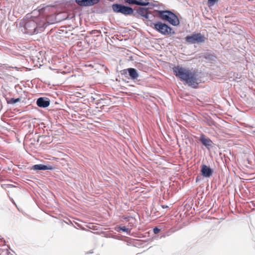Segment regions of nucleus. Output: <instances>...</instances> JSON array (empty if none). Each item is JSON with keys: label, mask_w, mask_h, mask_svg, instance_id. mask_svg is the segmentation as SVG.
Returning <instances> with one entry per match:
<instances>
[{"label": "nucleus", "mask_w": 255, "mask_h": 255, "mask_svg": "<svg viewBox=\"0 0 255 255\" xmlns=\"http://www.w3.org/2000/svg\"><path fill=\"white\" fill-rule=\"evenodd\" d=\"M200 141L208 149L211 147L212 141L208 137L204 135H202L200 137Z\"/></svg>", "instance_id": "obj_9"}, {"label": "nucleus", "mask_w": 255, "mask_h": 255, "mask_svg": "<svg viewBox=\"0 0 255 255\" xmlns=\"http://www.w3.org/2000/svg\"><path fill=\"white\" fill-rule=\"evenodd\" d=\"M37 105L39 107L46 108L50 104L49 101L47 98H40L37 100Z\"/></svg>", "instance_id": "obj_8"}, {"label": "nucleus", "mask_w": 255, "mask_h": 255, "mask_svg": "<svg viewBox=\"0 0 255 255\" xmlns=\"http://www.w3.org/2000/svg\"><path fill=\"white\" fill-rule=\"evenodd\" d=\"M186 41L189 44L201 43L204 42L205 37L201 33L193 34L185 38Z\"/></svg>", "instance_id": "obj_4"}, {"label": "nucleus", "mask_w": 255, "mask_h": 255, "mask_svg": "<svg viewBox=\"0 0 255 255\" xmlns=\"http://www.w3.org/2000/svg\"><path fill=\"white\" fill-rule=\"evenodd\" d=\"M201 172L202 173V175L204 177L207 178H209L212 175L213 173L212 169L206 165H202Z\"/></svg>", "instance_id": "obj_6"}, {"label": "nucleus", "mask_w": 255, "mask_h": 255, "mask_svg": "<svg viewBox=\"0 0 255 255\" xmlns=\"http://www.w3.org/2000/svg\"><path fill=\"white\" fill-rule=\"evenodd\" d=\"M173 71L176 77H179L189 86L193 88L197 87L198 79L196 73L194 71L179 66L174 67Z\"/></svg>", "instance_id": "obj_1"}, {"label": "nucleus", "mask_w": 255, "mask_h": 255, "mask_svg": "<svg viewBox=\"0 0 255 255\" xmlns=\"http://www.w3.org/2000/svg\"><path fill=\"white\" fill-rule=\"evenodd\" d=\"M112 8L115 12L121 13L125 15H130L133 12V9L131 7L121 4H113Z\"/></svg>", "instance_id": "obj_3"}, {"label": "nucleus", "mask_w": 255, "mask_h": 255, "mask_svg": "<svg viewBox=\"0 0 255 255\" xmlns=\"http://www.w3.org/2000/svg\"><path fill=\"white\" fill-rule=\"evenodd\" d=\"M32 168L35 170H52L53 167L51 166H47L43 164H36L32 166Z\"/></svg>", "instance_id": "obj_11"}, {"label": "nucleus", "mask_w": 255, "mask_h": 255, "mask_svg": "<svg viewBox=\"0 0 255 255\" xmlns=\"http://www.w3.org/2000/svg\"><path fill=\"white\" fill-rule=\"evenodd\" d=\"M120 231H122L124 232H128V229L125 227H122L120 228Z\"/></svg>", "instance_id": "obj_17"}, {"label": "nucleus", "mask_w": 255, "mask_h": 255, "mask_svg": "<svg viewBox=\"0 0 255 255\" xmlns=\"http://www.w3.org/2000/svg\"><path fill=\"white\" fill-rule=\"evenodd\" d=\"M126 2L130 4H136L141 6H145L148 4L147 0H124Z\"/></svg>", "instance_id": "obj_7"}, {"label": "nucleus", "mask_w": 255, "mask_h": 255, "mask_svg": "<svg viewBox=\"0 0 255 255\" xmlns=\"http://www.w3.org/2000/svg\"><path fill=\"white\" fill-rule=\"evenodd\" d=\"M86 0H76V2L80 5L86 6Z\"/></svg>", "instance_id": "obj_14"}, {"label": "nucleus", "mask_w": 255, "mask_h": 255, "mask_svg": "<svg viewBox=\"0 0 255 255\" xmlns=\"http://www.w3.org/2000/svg\"><path fill=\"white\" fill-rule=\"evenodd\" d=\"M159 15L161 19L169 22L174 26H177L179 24V20L177 16L170 11H160Z\"/></svg>", "instance_id": "obj_2"}, {"label": "nucleus", "mask_w": 255, "mask_h": 255, "mask_svg": "<svg viewBox=\"0 0 255 255\" xmlns=\"http://www.w3.org/2000/svg\"><path fill=\"white\" fill-rule=\"evenodd\" d=\"M19 101V99L12 98V99H11L10 100V101L8 102V103L11 104H14L17 103Z\"/></svg>", "instance_id": "obj_16"}, {"label": "nucleus", "mask_w": 255, "mask_h": 255, "mask_svg": "<svg viewBox=\"0 0 255 255\" xmlns=\"http://www.w3.org/2000/svg\"><path fill=\"white\" fill-rule=\"evenodd\" d=\"M128 71L129 76L133 79H136L138 77V75L136 70L133 68L128 69Z\"/></svg>", "instance_id": "obj_12"}, {"label": "nucleus", "mask_w": 255, "mask_h": 255, "mask_svg": "<svg viewBox=\"0 0 255 255\" xmlns=\"http://www.w3.org/2000/svg\"><path fill=\"white\" fill-rule=\"evenodd\" d=\"M161 207L163 209L167 208L168 207V206L167 205H162Z\"/></svg>", "instance_id": "obj_19"}, {"label": "nucleus", "mask_w": 255, "mask_h": 255, "mask_svg": "<svg viewBox=\"0 0 255 255\" xmlns=\"http://www.w3.org/2000/svg\"><path fill=\"white\" fill-rule=\"evenodd\" d=\"M160 229L158 228H155L153 229V232L154 234H157L158 232H159Z\"/></svg>", "instance_id": "obj_18"}, {"label": "nucleus", "mask_w": 255, "mask_h": 255, "mask_svg": "<svg viewBox=\"0 0 255 255\" xmlns=\"http://www.w3.org/2000/svg\"><path fill=\"white\" fill-rule=\"evenodd\" d=\"M137 12L145 19H148L149 18V12L147 8L144 7H140L137 10Z\"/></svg>", "instance_id": "obj_10"}, {"label": "nucleus", "mask_w": 255, "mask_h": 255, "mask_svg": "<svg viewBox=\"0 0 255 255\" xmlns=\"http://www.w3.org/2000/svg\"><path fill=\"white\" fill-rule=\"evenodd\" d=\"M99 1L100 0H86L85 4L86 6H91L98 3Z\"/></svg>", "instance_id": "obj_13"}, {"label": "nucleus", "mask_w": 255, "mask_h": 255, "mask_svg": "<svg viewBox=\"0 0 255 255\" xmlns=\"http://www.w3.org/2000/svg\"><path fill=\"white\" fill-rule=\"evenodd\" d=\"M154 28L163 35H168L171 33L172 29L166 24L161 22L155 23Z\"/></svg>", "instance_id": "obj_5"}, {"label": "nucleus", "mask_w": 255, "mask_h": 255, "mask_svg": "<svg viewBox=\"0 0 255 255\" xmlns=\"http://www.w3.org/2000/svg\"><path fill=\"white\" fill-rule=\"evenodd\" d=\"M218 0H208V3L209 6H213L217 2Z\"/></svg>", "instance_id": "obj_15"}]
</instances>
